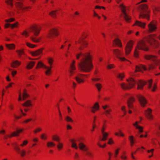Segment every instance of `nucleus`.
<instances>
[{
    "instance_id": "f257e3e1",
    "label": "nucleus",
    "mask_w": 160,
    "mask_h": 160,
    "mask_svg": "<svg viewBox=\"0 0 160 160\" xmlns=\"http://www.w3.org/2000/svg\"><path fill=\"white\" fill-rule=\"evenodd\" d=\"M76 58L78 59L80 57L81 59L78 63L79 69L85 72H89L92 69L93 66L92 63V56L89 52H80L76 55Z\"/></svg>"
},
{
    "instance_id": "f03ea898",
    "label": "nucleus",
    "mask_w": 160,
    "mask_h": 160,
    "mask_svg": "<svg viewBox=\"0 0 160 160\" xmlns=\"http://www.w3.org/2000/svg\"><path fill=\"white\" fill-rule=\"evenodd\" d=\"M140 12L139 18H145L148 20L149 19L150 11L148 9V7L145 4L143 3L139 6Z\"/></svg>"
},
{
    "instance_id": "7ed1b4c3",
    "label": "nucleus",
    "mask_w": 160,
    "mask_h": 160,
    "mask_svg": "<svg viewBox=\"0 0 160 160\" xmlns=\"http://www.w3.org/2000/svg\"><path fill=\"white\" fill-rule=\"evenodd\" d=\"M121 17L127 22H130L131 18V17L129 15V12L128 8L125 6L121 4Z\"/></svg>"
},
{
    "instance_id": "20e7f679",
    "label": "nucleus",
    "mask_w": 160,
    "mask_h": 160,
    "mask_svg": "<svg viewBox=\"0 0 160 160\" xmlns=\"http://www.w3.org/2000/svg\"><path fill=\"white\" fill-rule=\"evenodd\" d=\"M156 38V36L155 35H151L149 36L147 40L148 42L152 46L157 48L158 46V42L155 40Z\"/></svg>"
},
{
    "instance_id": "39448f33",
    "label": "nucleus",
    "mask_w": 160,
    "mask_h": 160,
    "mask_svg": "<svg viewBox=\"0 0 160 160\" xmlns=\"http://www.w3.org/2000/svg\"><path fill=\"white\" fill-rule=\"evenodd\" d=\"M129 85H128L124 83H121V87L124 90L132 88L136 83V81L132 78H130L129 81H128Z\"/></svg>"
},
{
    "instance_id": "423d86ee",
    "label": "nucleus",
    "mask_w": 160,
    "mask_h": 160,
    "mask_svg": "<svg viewBox=\"0 0 160 160\" xmlns=\"http://www.w3.org/2000/svg\"><path fill=\"white\" fill-rule=\"evenodd\" d=\"M144 58L147 60L153 61L156 64L158 65L160 63V60L158 59L155 55L147 54L144 55Z\"/></svg>"
},
{
    "instance_id": "0eeeda50",
    "label": "nucleus",
    "mask_w": 160,
    "mask_h": 160,
    "mask_svg": "<svg viewBox=\"0 0 160 160\" xmlns=\"http://www.w3.org/2000/svg\"><path fill=\"white\" fill-rule=\"evenodd\" d=\"M78 146L80 149L86 152V154L89 157L92 158L93 157L92 153L88 151V148L86 147V145L82 142L78 144Z\"/></svg>"
},
{
    "instance_id": "6e6552de",
    "label": "nucleus",
    "mask_w": 160,
    "mask_h": 160,
    "mask_svg": "<svg viewBox=\"0 0 160 160\" xmlns=\"http://www.w3.org/2000/svg\"><path fill=\"white\" fill-rule=\"evenodd\" d=\"M137 48L138 49L145 51H147L148 50V48L145 42L143 40L141 41L138 42Z\"/></svg>"
},
{
    "instance_id": "1a4fd4ad",
    "label": "nucleus",
    "mask_w": 160,
    "mask_h": 160,
    "mask_svg": "<svg viewBox=\"0 0 160 160\" xmlns=\"http://www.w3.org/2000/svg\"><path fill=\"white\" fill-rule=\"evenodd\" d=\"M40 28V26H33L30 28V31L33 32L34 34L37 36L39 33Z\"/></svg>"
},
{
    "instance_id": "9d476101",
    "label": "nucleus",
    "mask_w": 160,
    "mask_h": 160,
    "mask_svg": "<svg viewBox=\"0 0 160 160\" xmlns=\"http://www.w3.org/2000/svg\"><path fill=\"white\" fill-rule=\"evenodd\" d=\"M149 31L150 32L155 31L157 29L156 22L155 21H152L150 22L148 25Z\"/></svg>"
},
{
    "instance_id": "9b49d317",
    "label": "nucleus",
    "mask_w": 160,
    "mask_h": 160,
    "mask_svg": "<svg viewBox=\"0 0 160 160\" xmlns=\"http://www.w3.org/2000/svg\"><path fill=\"white\" fill-rule=\"evenodd\" d=\"M133 45V43L131 41L126 45L125 48V53L126 55H128L131 52Z\"/></svg>"
},
{
    "instance_id": "f8f14e48",
    "label": "nucleus",
    "mask_w": 160,
    "mask_h": 160,
    "mask_svg": "<svg viewBox=\"0 0 160 160\" xmlns=\"http://www.w3.org/2000/svg\"><path fill=\"white\" fill-rule=\"evenodd\" d=\"M137 97L141 106L142 107H144L145 104L147 103V101L145 98L141 95H138Z\"/></svg>"
},
{
    "instance_id": "ddd939ff",
    "label": "nucleus",
    "mask_w": 160,
    "mask_h": 160,
    "mask_svg": "<svg viewBox=\"0 0 160 160\" xmlns=\"http://www.w3.org/2000/svg\"><path fill=\"white\" fill-rule=\"evenodd\" d=\"M53 35L57 36L58 35V32L57 29H53L51 30L49 32L48 38H53Z\"/></svg>"
},
{
    "instance_id": "4468645a",
    "label": "nucleus",
    "mask_w": 160,
    "mask_h": 160,
    "mask_svg": "<svg viewBox=\"0 0 160 160\" xmlns=\"http://www.w3.org/2000/svg\"><path fill=\"white\" fill-rule=\"evenodd\" d=\"M86 75L79 74L75 78V79L78 83H80L81 82H83L84 81L83 80V76H86Z\"/></svg>"
},
{
    "instance_id": "2eb2a0df",
    "label": "nucleus",
    "mask_w": 160,
    "mask_h": 160,
    "mask_svg": "<svg viewBox=\"0 0 160 160\" xmlns=\"http://www.w3.org/2000/svg\"><path fill=\"white\" fill-rule=\"evenodd\" d=\"M152 111V110L149 108H148L147 110L145 111L146 117L150 120H152L153 118L152 115L151 114Z\"/></svg>"
},
{
    "instance_id": "dca6fc26",
    "label": "nucleus",
    "mask_w": 160,
    "mask_h": 160,
    "mask_svg": "<svg viewBox=\"0 0 160 160\" xmlns=\"http://www.w3.org/2000/svg\"><path fill=\"white\" fill-rule=\"evenodd\" d=\"M147 68L145 66L142 65H140L139 66L137 65L136 66V69L135 71V72H142V70H146Z\"/></svg>"
},
{
    "instance_id": "f3484780",
    "label": "nucleus",
    "mask_w": 160,
    "mask_h": 160,
    "mask_svg": "<svg viewBox=\"0 0 160 160\" xmlns=\"http://www.w3.org/2000/svg\"><path fill=\"white\" fill-rule=\"evenodd\" d=\"M14 148L16 151L18 153H19L22 157H23L25 154V152L24 150H22L21 152L20 151V148L17 146L16 144L14 145Z\"/></svg>"
},
{
    "instance_id": "a211bd4d",
    "label": "nucleus",
    "mask_w": 160,
    "mask_h": 160,
    "mask_svg": "<svg viewBox=\"0 0 160 160\" xmlns=\"http://www.w3.org/2000/svg\"><path fill=\"white\" fill-rule=\"evenodd\" d=\"M146 84V82L141 80H139L137 82L138 89H142Z\"/></svg>"
},
{
    "instance_id": "6ab92c4d",
    "label": "nucleus",
    "mask_w": 160,
    "mask_h": 160,
    "mask_svg": "<svg viewBox=\"0 0 160 160\" xmlns=\"http://www.w3.org/2000/svg\"><path fill=\"white\" fill-rule=\"evenodd\" d=\"M135 99L132 97H131L128 101V105L129 108H133L132 103L134 101Z\"/></svg>"
},
{
    "instance_id": "aec40b11",
    "label": "nucleus",
    "mask_w": 160,
    "mask_h": 160,
    "mask_svg": "<svg viewBox=\"0 0 160 160\" xmlns=\"http://www.w3.org/2000/svg\"><path fill=\"white\" fill-rule=\"evenodd\" d=\"M134 25L138 26H139L142 28H144L146 25V23L145 22L136 20Z\"/></svg>"
},
{
    "instance_id": "412c9836",
    "label": "nucleus",
    "mask_w": 160,
    "mask_h": 160,
    "mask_svg": "<svg viewBox=\"0 0 160 160\" xmlns=\"http://www.w3.org/2000/svg\"><path fill=\"white\" fill-rule=\"evenodd\" d=\"M43 49V48L38 49L36 51L32 52H31L32 55L33 56H36L40 55Z\"/></svg>"
},
{
    "instance_id": "4be33fe9",
    "label": "nucleus",
    "mask_w": 160,
    "mask_h": 160,
    "mask_svg": "<svg viewBox=\"0 0 160 160\" xmlns=\"http://www.w3.org/2000/svg\"><path fill=\"white\" fill-rule=\"evenodd\" d=\"M102 108L103 109L105 110L106 112L105 114L107 116L108 118H110V117L109 115H110V112L111 111V110L110 109L106 110V109L107 108H108V106L107 105H105L104 106H102Z\"/></svg>"
},
{
    "instance_id": "5701e85b",
    "label": "nucleus",
    "mask_w": 160,
    "mask_h": 160,
    "mask_svg": "<svg viewBox=\"0 0 160 160\" xmlns=\"http://www.w3.org/2000/svg\"><path fill=\"white\" fill-rule=\"evenodd\" d=\"M20 64V62L18 61L13 62L11 64V66L13 68H15L19 66Z\"/></svg>"
},
{
    "instance_id": "b1692460",
    "label": "nucleus",
    "mask_w": 160,
    "mask_h": 160,
    "mask_svg": "<svg viewBox=\"0 0 160 160\" xmlns=\"http://www.w3.org/2000/svg\"><path fill=\"white\" fill-rule=\"evenodd\" d=\"M22 105L24 107H29L32 106V104L31 103V101L30 100L26 101L24 103L22 104Z\"/></svg>"
},
{
    "instance_id": "393cba45",
    "label": "nucleus",
    "mask_w": 160,
    "mask_h": 160,
    "mask_svg": "<svg viewBox=\"0 0 160 160\" xmlns=\"http://www.w3.org/2000/svg\"><path fill=\"white\" fill-rule=\"evenodd\" d=\"M35 62L33 61L30 62L26 66V68L28 69H31L34 66Z\"/></svg>"
},
{
    "instance_id": "a878e982",
    "label": "nucleus",
    "mask_w": 160,
    "mask_h": 160,
    "mask_svg": "<svg viewBox=\"0 0 160 160\" xmlns=\"http://www.w3.org/2000/svg\"><path fill=\"white\" fill-rule=\"evenodd\" d=\"M120 43V41L118 38H116L113 42V46L115 47L116 46H119Z\"/></svg>"
},
{
    "instance_id": "bb28decb",
    "label": "nucleus",
    "mask_w": 160,
    "mask_h": 160,
    "mask_svg": "<svg viewBox=\"0 0 160 160\" xmlns=\"http://www.w3.org/2000/svg\"><path fill=\"white\" fill-rule=\"evenodd\" d=\"M102 138H101L100 140L102 141H105L107 139L108 133L107 132L103 133H102Z\"/></svg>"
},
{
    "instance_id": "cd10ccee",
    "label": "nucleus",
    "mask_w": 160,
    "mask_h": 160,
    "mask_svg": "<svg viewBox=\"0 0 160 160\" xmlns=\"http://www.w3.org/2000/svg\"><path fill=\"white\" fill-rule=\"evenodd\" d=\"M95 86L97 88L98 92H100L101 90V88L102 87V84L99 83H96L95 84Z\"/></svg>"
},
{
    "instance_id": "c85d7f7f",
    "label": "nucleus",
    "mask_w": 160,
    "mask_h": 160,
    "mask_svg": "<svg viewBox=\"0 0 160 160\" xmlns=\"http://www.w3.org/2000/svg\"><path fill=\"white\" fill-rule=\"evenodd\" d=\"M86 37L85 36L83 38H80L78 41V43L80 44L81 45L83 46L86 45L87 44V43L83 41V39L85 38Z\"/></svg>"
},
{
    "instance_id": "c756f323",
    "label": "nucleus",
    "mask_w": 160,
    "mask_h": 160,
    "mask_svg": "<svg viewBox=\"0 0 160 160\" xmlns=\"http://www.w3.org/2000/svg\"><path fill=\"white\" fill-rule=\"evenodd\" d=\"M133 125L136 127V128L139 130L140 132H142V128L138 125V122H136L135 123L133 124Z\"/></svg>"
},
{
    "instance_id": "7c9ffc66",
    "label": "nucleus",
    "mask_w": 160,
    "mask_h": 160,
    "mask_svg": "<svg viewBox=\"0 0 160 160\" xmlns=\"http://www.w3.org/2000/svg\"><path fill=\"white\" fill-rule=\"evenodd\" d=\"M119 51L118 49H115L113 50V54L117 58H120L119 57Z\"/></svg>"
},
{
    "instance_id": "2f4dec72",
    "label": "nucleus",
    "mask_w": 160,
    "mask_h": 160,
    "mask_svg": "<svg viewBox=\"0 0 160 160\" xmlns=\"http://www.w3.org/2000/svg\"><path fill=\"white\" fill-rule=\"evenodd\" d=\"M29 97V95L26 92V90H24L22 94V99L25 100L26 98Z\"/></svg>"
},
{
    "instance_id": "473e14b6",
    "label": "nucleus",
    "mask_w": 160,
    "mask_h": 160,
    "mask_svg": "<svg viewBox=\"0 0 160 160\" xmlns=\"http://www.w3.org/2000/svg\"><path fill=\"white\" fill-rule=\"evenodd\" d=\"M16 7L21 9H24V8L23 7L22 4L21 2H18L15 3Z\"/></svg>"
},
{
    "instance_id": "72a5a7b5",
    "label": "nucleus",
    "mask_w": 160,
    "mask_h": 160,
    "mask_svg": "<svg viewBox=\"0 0 160 160\" xmlns=\"http://www.w3.org/2000/svg\"><path fill=\"white\" fill-rule=\"evenodd\" d=\"M6 46L9 49H13L15 48V45L13 44H6Z\"/></svg>"
},
{
    "instance_id": "f704fd0d",
    "label": "nucleus",
    "mask_w": 160,
    "mask_h": 160,
    "mask_svg": "<svg viewBox=\"0 0 160 160\" xmlns=\"http://www.w3.org/2000/svg\"><path fill=\"white\" fill-rule=\"evenodd\" d=\"M55 146V144L52 142H48L47 143V146L48 148L54 147Z\"/></svg>"
},
{
    "instance_id": "c9c22d12",
    "label": "nucleus",
    "mask_w": 160,
    "mask_h": 160,
    "mask_svg": "<svg viewBox=\"0 0 160 160\" xmlns=\"http://www.w3.org/2000/svg\"><path fill=\"white\" fill-rule=\"evenodd\" d=\"M52 68V67H51L50 68H49V67L47 66H44V68L47 70V71H46L45 72V74L47 75H48L49 74V72H50L51 70V68Z\"/></svg>"
},
{
    "instance_id": "e433bc0d",
    "label": "nucleus",
    "mask_w": 160,
    "mask_h": 160,
    "mask_svg": "<svg viewBox=\"0 0 160 160\" xmlns=\"http://www.w3.org/2000/svg\"><path fill=\"white\" fill-rule=\"evenodd\" d=\"M58 10L52 11L51 12H50L49 14L52 17L55 18L56 16V12Z\"/></svg>"
},
{
    "instance_id": "4c0bfd02",
    "label": "nucleus",
    "mask_w": 160,
    "mask_h": 160,
    "mask_svg": "<svg viewBox=\"0 0 160 160\" xmlns=\"http://www.w3.org/2000/svg\"><path fill=\"white\" fill-rule=\"evenodd\" d=\"M52 139L53 140L56 141L58 142H59L60 140L59 137L56 135L53 136L52 137Z\"/></svg>"
},
{
    "instance_id": "58836bf2",
    "label": "nucleus",
    "mask_w": 160,
    "mask_h": 160,
    "mask_svg": "<svg viewBox=\"0 0 160 160\" xmlns=\"http://www.w3.org/2000/svg\"><path fill=\"white\" fill-rule=\"evenodd\" d=\"M75 61L73 60L72 63L70 65V68L72 69H76V68L75 66Z\"/></svg>"
},
{
    "instance_id": "ea45409f",
    "label": "nucleus",
    "mask_w": 160,
    "mask_h": 160,
    "mask_svg": "<svg viewBox=\"0 0 160 160\" xmlns=\"http://www.w3.org/2000/svg\"><path fill=\"white\" fill-rule=\"evenodd\" d=\"M45 66H46L41 62H39L37 64V67H36V68L37 69L38 67H43L44 68Z\"/></svg>"
},
{
    "instance_id": "a19ab883",
    "label": "nucleus",
    "mask_w": 160,
    "mask_h": 160,
    "mask_svg": "<svg viewBox=\"0 0 160 160\" xmlns=\"http://www.w3.org/2000/svg\"><path fill=\"white\" fill-rule=\"evenodd\" d=\"M65 120L68 122H73V120L68 116H67L66 117Z\"/></svg>"
},
{
    "instance_id": "79ce46f5",
    "label": "nucleus",
    "mask_w": 160,
    "mask_h": 160,
    "mask_svg": "<svg viewBox=\"0 0 160 160\" xmlns=\"http://www.w3.org/2000/svg\"><path fill=\"white\" fill-rule=\"evenodd\" d=\"M8 137L11 138L12 137L18 136V134L17 132H14L10 135H7Z\"/></svg>"
},
{
    "instance_id": "37998d69",
    "label": "nucleus",
    "mask_w": 160,
    "mask_h": 160,
    "mask_svg": "<svg viewBox=\"0 0 160 160\" xmlns=\"http://www.w3.org/2000/svg\"><path fill=\"white\" fill-rule=\"evenodd\" d=\"M63 145L62 143L59 142L57 145V148L59 150H61L62 148Z\"/></svg>"
},
{
    "instance_id": "c03bdc74",
    "label": "nucleus",
    "mask_w": 160,
    "mask_h": 160,
    "mask_svg": "<svg viewBox=\"0 0 160 160\" xmlns=\"http://www.w3.org/2000/svg\"><path fill=\"white\" fill-rule=\"evenodd\" d=\"M26 45L28 47L32 48H34L36 46V45H34L28 42L26 43Z\"/></svg>"
},
{
    "instance_id": "a18cd8bd",
    "label": "nucleus",
    "mask_w": 160,
    "mask_h": 160,
    "mask_svg": "<svg viewBox=\"0 0 160 160\" xmlns=\"http://www.w3.org/2000/svg\"><path fill=\"white\" fill-rule=\"evenodd\" d=\"M152 80H150L148 81L147 84L148 86V87L149 88H151L152 86Z\"/></svg>"
},
{
    "instance_id": "49530a36",
    "label": "nucleus",
    "mask_w": 160,
    "mask_h": 160,
    "mask_svg": "<svg viewBox=\"0 0 160 160\" xmlns=\"http://www.w3.org/2000/svg\"><path fill=\"white\" fill-rule=\"evenodd\" d=\"M93 108L95 109H96V110H98L99 108V106L98 103L96 102Z\"/></svg>"
},
{
    "instance_id": "de8ad7c7",
    "label": "nucleus",
    "mask_w": 160,
    "mask_h": 160,
    "mask_svg": "<svg viewBox=\"0 0 160 160\" xmlns=\"http://www.w3.org/2000/svg\"><path fill=\"white\" fill-rule=\"evenodd\" d=\"M17 52L20 56L24 54V52L22 50H17Z\"/></svg>"
},
{
    "instance_id": "09e8293b",
    "label": "nucleus",
    "mask_w": 160,
    "mask_h": 160,
    "mask_svg": "<svg viewBox=\"0 0 160 160\" xmlns=\"http://www.w3.org/2000/svg\"><path fill=\"white\" fill-rule=\"evenodd\" d=\"M12 1H6L5 2L6 3L8 4V5L12 6V5L13 3L12 2Z\"/></svg>"
},
{
    "instance_id": "8fccbe9b",
    "label": "nucleus",
    "mask_w": 160,
    "mask_h": 160,
    "mask_svg": "<svg viewBox=\"0 0 160 160\" xmlns=\"http://www.w3.org/2000/svg\"><path fill=\"white\" fill-rule=\"evenodd\" d=\"M70 69L69 71V72L70 73V75L69 76L70 77L72 76L74 73V70L75 69Z\"/></svg>"
},
{
    "instance_id": "3c124183",
    "label": "nucleus",
    "mask_w": 160,
    "mask_h": 160,
    "mask_svg": "<svg viewBox=\"0 0 160 160\" xmlns=\"http://www.w3.org/2000/svg\"><path fill=\"white\" fill-rule=\"evenodd\" d=\"M129 139L130 141L131 145L132 146L134 143L133 137L132 136H130Z\"/></svg>"
},
{
    "instance_id": "603ef678",
    "label": "nucleus",
    "mask_w": 160,
    "mask_h": 160,
    "mask_svg": "<svg viewBox=\"0 0 160 160\" xmlns=\"http://www.w3.org/2000/svg\"><path fill=\"white\" fill-rule=\"evenodd\" d=\"M30 38L34 42H39V40L36 39L35 38L31 37Z\"/></svg>"
},
{
    "instance_id": "864d4df0",
    "label": "nucleus",
    "mask_w": 160,
    "mask_h": 160,
    "mask_svg": "<svg viewBox=\"0 0 160 160\" xmlns=\"http://www.w3.org/2000/svg\"><path fill=\"white\" fill-rule=\"evenodd\" d=\"M15 19L14 18H10L9 19H6L5 20L6 22H11L14 21Z\"/></svg>"
},
{
    "instance_id": "5fc2aeb1",
    "label": "nucleus",
    "mask_w": 160,
    "mask_h": 160,
    "mask_svg": "<svg viewBox=\"0 0 160 160\" xmlns=\"http://www.w3.org/2000/svg\"><path fill=\"white\" fill-rule=\"evenodd\" d=\"M74 158L76 160H79V155H78V154L76 152L75 153Z\"/></svg>"
},
{
    "instance_id": "6e6d98bb",
    "label": "nucleus",
    "mask_w": 160,
    "mask_h": 160,
    "mask_svg": "<svg viewBox=\"0 0 160 160\" xmlns=\"http://www.w3.org/2000/svg\"><path fill=\"white\" fill-rule=\"evenodd\" d=\"M138 52L137 50V49H136L134 52V56L136 58H138Z\"/></svg>"
},
{
    "instance_id": "4d7b16f0",
    "label": "nucleus",
    "mask_w": 160,
    "mask_h": 160,
    "mask_svg": "<svg viewBox=\"0 0 160 160\" xmlns=\"http://www.w3.org/2000/svg\"><path fill=\"white\" fill-rule=\"evenodd\" d=\"M98 144V145L100 148H105L106 146V144L105 143L103 144V145H101V144L99 142L98 143H97Z\"/></svg>"
},
{
    "instance_id": "13d9d810",
    "label": "nucleus",
    "mask_w": 160,
    "mask_h": 160,
    "mask_svg": "<svg viewBox=\"0 0 160 160\" xmlns=\"http://www.w3.org/2000/svg\"><path fill=\"white\" fill-rule=\"evenodd\" d=\"M72 147L73 148H74L76 149H77L78 148L77 144L75 142L72 144Z\"/></svg>"
},
{
    "instance_id": "bf43d9fd",
    "label": "nucleus",
    "mask_w": 160,
    "mask_h": 160,
    "mask_svg": "<svg viewBox=\"0 0 160 160\" xmlns=\"http://www.w3.org/2000/svg\"><path fill=\"white\" fill-rule=\"evenodd\" d=\"M41 138L42 139L46 140L47 138V137L45 134H42L41 135Z\"/></svg>"
},
{
    "instance_id": "052dcab7",
    "label": "nucleus",
    "mask_w": 160,
    "mask_h": 160,
    "mask_svg": "<svg viewBox=\"0 0 160 160\" xmlns=\"http://www.w3.org/2000/svg\"><path fill=\"white\" fill-rule=\"evenodd\" d=\"M48 63L50 65H51L52 63L53 60L52 58H48Z\"/></svg>"
},
{
    "instance_id": "680f3d73",
    "label": "nucleus",
    "mask_w": 160,
    "mask_h": 160,
    "mask_svg": "<svg viewBox=\"0 0 160 160\" xmlns=\"http://www.w3.org/2000/svg\"><path fill=\"white\" fill-rule=\"evenodd\" d=\"M100 79L99 78H92V80L93 82L98 81Z\"/></svg>"
},
{
    "instance_id": "e2e57ef3",
    "label": "nucleus",
    "mask_w": 160,
    "mask_h": 160,
    "mask_svg": "<svg viewBox=\"0 0 160 160\" xmlns=\"http://www.w3.org/2000/svg\"><path fill=\"white\" fill-rule=\"evenodd\" d=\"M28 142L27 140L24 141L23 142V143L21 144L20 146L22 147H23L24 145H26L28 143Z\"/></svg>"
},
{
    "instance_id": "0e129e2a",
    "label": "nucleus",
    "mask_w": 160,
    "mask_h": 160,
    "mask_svg": "<svg viewBox=\"0 0 160 160\" xmlns=\"http://www.w3.org/2000/svg\"><path fill=\"white\" fill-rule=\"evenodd\" d=\"M119 149H118L117 150H115V152L114 157L116 158L117 156V155L119 153Z\"/></svg>"
},
{
    "instance_id": "69168bd1",
    "label": "nucleus",
    "mask_w": 160,
    "mask_h": 160,
    "mask_svg": "<svg viewBox=\"0 0 160 160\" xmlns=\"http://www.w3.org/2000/svg\"><path fill=\"white\" fill-rule=\"evenodd\" d=\"M113 143V142L112 138H110L108 142V143L109 144H111Z\"/></svg>"
},
{
    "instance_id": "338daca9",
    "label": "nucleus",
    "mask_w": 160,
    "mask_h": 160,
    "mask_svg": "<svg viewBox=\"0 0 160 160\" xmlns=\"http://www.w3.org/2000/svg\"><path fill=\"white\" fill-rule=\"evenodd\" d=\"M17 24L18 22H16L12 24H11L10 26L12 27V28H13L14 27H16Z\"/></svg>"
},
{
    "instance_id": "774afa93",
    "label": "nucleus",
    "mask_w": 160,
    "mask_h": 160,
    "mask_svg": "<svg viewBox=\"0 0 160 160\" xmlns=\"http://www.w3.org/2000/svg\"><path fill=\"white\" fill-rule=\"evenodd\" d=\"M41 130V129L40 128H38L37 129L34 130V133H36L37 132L40 131Z\"/></svg>"
}]
</instances>
